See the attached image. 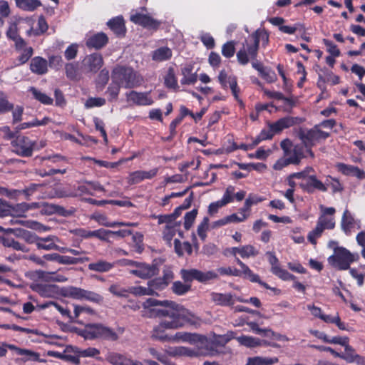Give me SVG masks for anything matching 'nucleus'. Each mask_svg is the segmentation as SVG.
<instances>
[{"mask_svg":"<svg viewBox=\"0 0 365 365\" xmlns=\"http://www.w3.org/2000/svg\"><path fill=\"white\" fill-rule=\"evenodd\" d=\"M136 287H129L128 288L122 287L118 284H111L108 289L109 292L113 294L120 297H127L128 294L130 293L133 294L132 289L136 288Z\"/></svg>","mask_w":365,"mask_h":365,"instance_id":"36","label":"nucleus"},{"mask_svg":"<svg viewBox=\"0 0 365 365\" xmlns=\"http://www.w3.org/2000/svg\"><path fill=\"white\" fill-rule=\"evenodd\" d=\"M205 339L204 336L197 334L180 331L171 335L169 342H189L194 344L197 342L202 344Z\"/></svg>","mask_w":365,"mask_h":365,"instance_id":"14","label":"nucleus"},{"mask_svg":"<svg viewBox=\"0 0 365 365\" xmlns=\"http://www.w3.org/2000/svg\"><path fill=\"white\" fill-rule=\"evenodd\" d=\"M29 91L31 92L35 99L40 101L41 103L45 105L52 104L53 99L46 93L37 90L34 87H31Z\"/></svg>","mask_w":365,"mask_h":365,"instance_id":"45","label":"nucleus"},{"mask_svg":"<svg viewBox=\"0 0 365 365\" xmlns=\"http://www.w3.org/2000/svg\"><path fill=\"white\" fill-rule=\"evenodd\" d=\"M299 185L307 192H313L318 190L322 192L327 190V185L319 180L315 175H309L304 182H299Z\"/></svg>","mask_w":365,"mask_h":365,"instance_id":"17","label":"nucleus"},{"mask_svg":"<svg viewBox=\"0 0 365 365\" xmlns=\"http://www.w3.org/2000/svg\"><path fill=\"white\" fill-rule=\"evenodd\" d=\"M13 151L22 157H30L33 154L36 143L28 137L19 135L11 143Z\"/></svg>","mask_w":365,"mask_h":365,"instance_id":"8","label":"nucleus"},{"mask_svg":"<svg viewBox=\"0 0 365 365\" xmlns=\"http://www.w3.org/2000/svg\"><path fill=\"white\" fill-rule=\"evenodd\" d=\"M358 253H351L343 247H336L334 254L328 258L329 263L334 267L340 270L349 269L350 264L359 259Z\"/></svg>","mask_w":365,"mask_h":365,"instance_id":"4","label":"nucleus"},{"mask_svg":"<svg viewBox=\"0 0 365 365\" xmlns=\"http://www.w3.org/2000/svg\"><path fill=\"white\" fill-rule=\"evenodd\" d=\"M236 262L241 267V270H240V272H241V276L244 275L245 277L248 278L251 282L258 281V275L254 274L247 265H246L239 258L236 259Z\"/></svg>","mask_w":365,"mask_h":365,"instance_id":"43","label":"nucleus"},{"mask_svg":"<svg viewBox=\"0 0 365 365\" xmlns=\"http://www.w3.org/2000/svg\"><path fill=\"white\" fill-rule=\"evenodd\" d=\"M6 35V37L11 40H14L19 36L18 21H14L12 20L9 21Z\"/></svg>","mask_w":365,"mask_h":365,"instance_id":"51","label":"nucleus"},{"mask_svg":"<svg viewBox=\"0 0 365 365\" xmlns=\"http://www.w3.org/2000/svg\"><path fill=\"white\" fill-rule=\"evenodd\" d=\"M197 215V210L194 209L188 212L184 217V227L185 230H188L192 225Z\"/></svg>","mask_w":365,"mask_h":365,"instance_id":"55","label":"nucleus"},{"mask_svg":"<svg viewBox=\"0 0 365 365\" xmlns=\"http://www.w3.org/2000/svg\"><path fill=\"white\" fill-rule=\"evenodd\" d=\"M302 119L298 117L287 116L280 118L274 123H270V128L276 133L281 132L285 128H288L297 124L302 123Z\"/></svg>","mask_w":365,"mask_h":365,"instance_id":"20","label":"nucleus"},{"mask_svg":"<svg viewBox=\"0 0 365 365\" xmlns=\"http://www.w3.org/2000/svg\"><path fill=\"white\" fill-rule=\"evenodd\" d=\"M108 42V37L103 33L96 34L90 37L86 41L88 47L94 48L96 49L103 47Z\"/></svg>","mask_w":365,"mask_h":365,"instance_id":"27","label":"nucleus"},{"mask_svg":"<svg viewBox=\"0 0 365 365\" xmlns=\"http://www.w3.org/2000/svg\"><path fill=\"white\" fill-rule=\"evenodd\" d=\"M107 24L109 28L117 35H122L125 32L124 21L120 16L113 18V19L110 20Z\"/></svg>","mask_w":365,"mask_h":365,"instance_id":"30","label":"nucleus"},{"mask_svg":"<svg viewBox=\"0 0 365 365\" xmlns=\"http://www.w3.org/2000/svg\"><path fill=\"white\" fill-rule=\"evenodd\" d=\"M236 262L241 267V270H240V272H241V276L244 275L245 277L248 278L251 282L258 281V275L254 274L247 265H246L239 258L236 259Z\"/></svg>","mask_w":365,"mask_h":365,"instance_id":"42","label":"nucleus"},{"mask_svg":"<svg viewBox=\"0 0 365 365\" xmlns=\"http://www.w3.org/2000/svg\"><path fill=\"white\" fill-rule=\"evenodd\" d=\"M229 87L230 88L235 100H237L241 106H244L242 101L239 97L240 88L237 86L236 78H229Z\"/></svg>","mask_w":365,"mask_h":365,"instance_id":"53","label":"nucleus"},{"mask_svg":"<svg viewBox=\"0 0 365 365\" xmlns=\"http://www.w3.org/2000/svg\"><path fill=\"white\" fill-rule=\"evenodd\" d=\"M15 3L18 8L29 11H34L41 6L38 0H15Z\"/></svg>","mask_w":365,"mask_h":365,"instance_id":"37","label":"nucleus"},{"mask_svg":"<svg viewBox=\"0 0 365 365\" xmlns=\"http://www.w3.org/2000/svg\"><path fill=\"white\" fill-rule=\"evenodd\" d=\"M344 355H340V357H342L346 361L349 363L356 362L357 364L362 362V357L356 354L355 350L349 345V343L344 346Z\"/></svg>","mask_w":365,"mask_h":365,"instance_id":"35","label":"nucleus"},{"mask_svg":"<svg viewBox=\"0 0 365 365\" xmlns=\"http://www.w3.org/2000/svg\"><path fill=\"white\" fill-rule=\"evenodd\" d=\"M200 354V350L185 346H179L173 351L175 356H184L188 357H197Z\"/></svg>","mask_w":365,"mask_h":365,"instance_id":"40","label":"nucleus"},{"mask_svg":"<svg viewBox=\"0 0 365 365\" xmlns=\"http://www.w3.org/2000/svg\"><path fill=\"white\" fill-rule=\"evenodd\" d=\"M82 64L86 71L96 73L103 64V57L100 53H92L84 58Z\"/></svg>","mask_w":365,"mask_h":365,"instance_id":"15","label":"nucleus"},{"mask_svg":"<svg viewBox=\"0 0 365 365\" xmlns=\"http://www.w3.org/2000/svg\"><path fill=\"white\" fill-rule=\"evenodd\" d=\"M211 300L217 305L232 306L235 303L234 296L230 293L212 292Z\"/></svg>","mask_w":365,"mask_h":365,"instance_id":"23","label":"nucleus"},{"mask_svg":"<svg viewBox=\"0 0 365 365\" xmlns=\"http://www.w3.org/2000/svg\"><path fill=\"white\" fill-rule=\"evenodd\" d=\"M2 245L4 247L12 248L14 250H19L24 252H28L29 251V248L11 237L3 238Z\"/></svg>","mask_w":365,"mask_h":365,"instance_id":"38","label":"nucleus"},{"mask_svg":"<svg viewBox=\"0 0 365 365\" xmlns=\"http://www.w3.org/2000/svg\"><path fill=\"white\" fill-rule=\"evenodd\" d=\"M106 104V99L103 98L98 97L93 98L91 97L88 98V100L85 103V107L87 108H91L93 107H101Z\"/></svg>","mask_w":365,"mask_h":365,"instance_id":"56","label":"nucleus"},{"mask_svg":"<svg viewBox=\"0 0 365 365\" xmlns=\"http://www.w3.org/2000/svg\"><path fill=\"white\" fill-rule=\"evenodd\" d=\"M38 30H33L32 28H31L30 29H29L27 31V34L29 36H38L41 34H43L44 32H46L48 28V26L47 24V22L45 19V18L43 16H41L38 19Z\"/></svg>","mask_w":365,"mask_h":365,"instance_id":"44","label":"nucleus"},{"mask_svg":"<svg viewBox=\"0 0 365 365\" xmlns=\"http://www.w3.org/2000/svg\"><path fill=\"white\" fill-rule=\"evenodd\" d=\"M9 349L14 351L16 354L21 356L20 358L16 359V363L21 364L27 361H41L40 354L38 352L30 349H22L15 345L9 346Z\"/></svg>","mask_w":365,"mask_h":365,"instance_id":"12","label":"nucleus"},{"mask_svg":"<svg viewBox=\"0 0 365 365\" xmlns=\"http://www.w3.org/2000/svg\"><path fill=\"white\" fill-rule=\"evenodd\" d=\"M172 57V51L168 47L164 46L155 49L152 54V58L155 61H164Z\"/></svg>","mask_w":365,"mask_h":365,"instance_id":"31","label":"nucleus"},{"mask_svg":"<svg viewBox=\"0 0 365 365\" xmlns=\"http://www.w3.org/2000/svg\"><path fill=\"white\" fill-rule=\"evenodd\" d=\"M96 191L104 192L105 190L103 187L97 182L86 181L84 184L80 185L78 187L76 193H78V195L84 194L93 195Z\"/></svg>","mask_w":365,"mask_h":365,"instance_id":"22","label":"nucleus"},{"mask_svg":"<svg viewBox=\"0 0 365 365\" xmlns=\"http://www.w3.org/2000/svg\"><path fill=\"white\" fill-rule=\"evenodd\" d=\"M178 226L177 223H174L173 225H167L163 230V237L164 239L170 242L173 239V236L175 235L176 227Z\"/></svg>","mask_w":365,"mask_h":365,"instance_id":"59","label":"nucleus"},{"mask_svg":"<svg viewBox=\"0 0 365 365\" xmlns=\"http://www.w3.org/2000/svg\"><path fill=\"white\" fill-rule=\"evenodd\" d=\"M125 96L128 102L133 103L138 106H150L154 102L149 92H137L132 91L127 93Z\"/></svg>","mask_w":365,"mask_h":365,"instance_id":"13","label":"nucleus"},{"mask_svg":"<svg viewBox=\"0 0 365 365\" xmlns=\"http://www.w3.org/2000/svg\"><path fill=\"white\" fill-rule=\"evenodd\" d=\"M164 83L166 87L175 89L178 88V82L175 78L173 68H169L164 78Z\"/></svg>","mask_w":365,"mask_h":365,"instance_id":"46","label":"nucleus"},{"mask_svg":"<svg viewBox=\"0 0 365 365\" xmlns=\"http://www.w3.org/2000/svg\"><path fill=\"white\" fill-rule=\"evenodd\" d=\"M86 299L92 302L99 303L102 302L103 297L99 294L92 291L83 289L82 300Z\"/></svg>","mask_w":365,"mask_h":365,"instance_id":"54","label":"nucleus"},{"mask_svg":"<svg viewBox=\"0 0 365 365\" xmlns=\"http://www.w3.org/2000/svg\"><path fill=\"white\" fill-rule=\"evenodd\" d=\"M259 74L268 83H272L277 80L274 71L269 68L264 67Z\"/></svg>","mask_w":365,"mask_h":365,"instance_id":"58","label":"nucleus"},{"mask_svg":"<svg viewBox=\"0 0 365 365\" xmlns=\"http://www.w3.org/2000/svg\"><path fill=\"white\" fill-rule=\"evenodd\" d=\"M56 241H58L57 237L49 235L46 237H39L36 247L39 250H52L56 247Z\"/></svg>","mask_w":365,"mask_h":365,"instance_id":"28","label":"nucleus"},{"mask_svg":"<svg viewBox=\"0 0 365 365\" xmlns=\"http://www.w3.org/2000/svg\"><path fill=\"white\" fill-rule=\"evenodd\" d=\"M277 361L278 359L277 357L255 356L248 358L245 365H273Z\"/></svg>","mask_w":365,"mask_h":365,"instance_id":"34","label":"nucleus"},{"mask_svg":"<svg viewBox=\"0 0 365 365\" xmlns=\"http://www.w3.org/2000/svg\"><path fill=\"white\" fill-rule=\"evenodd\" d=\"M235 192V187L232 185H229L226 190L225 192L220 200V201L226 205L227 204L233 201V195Z\"/></svg>","mask_w":365,"mask_h":365,"instance_id":"61","label":"nucleus"},{"mask_svg":"<svg viewBox=\"0 0 365 365\" xmlns=\"http://www.w3.org/2000/svg\"><path fill=\"white\" fill-rule=\"evenodd\" d=\"M187 324H189L188 322L162 319L160 323L153 327L151 337L162 341H169L171 335L166 334L167 329H178Z\"/></svg>","mask_w":365,"mask_h":365,"instance_id":"6","label":"nucleus"},{"mask_svg":"<svg viewBox=\"0 0 365 365\" xmlns=\"http://www.w3.org/2000/svg\"><path fill=\"white\" fill-rule=\"evenodd\" d=\"M266 255L268 257V261L270 263L272 272L283 280H294L295 277L287 270L282 269L278 264V259L273 252H267Z\"/></svg>","mask_w":365,"mask_h":365,"instance_id":"11","label":"nucleus"},{"mask_svg":"<svg viewBox=\"0 0 365 365\" xmlns=\"http://www.w3.org/2000/svg\"><path fill=\"white\" fill-rule=\"evenodd\" d=\"M180 275L185 282H191L193 280H197L202 283L216 279L218 276L214 271L204 272L197 269H182L180 270Z\"/></svg>","mask_w":365,"mask_h":365,"instance_id":"7","label":"nucleus"},{"mask_svg":"<svg viewBox=\"0 0 365 365\" xmlns=\"http://www.w3.org/2000/svg\"><path fill=\"white\" fill-rule=\"evenodd\" d=\"M209 218L205 217L202 221L199 224L197 229V232L202 240H205L207 237V231L209 227Z\"/></svg>","mask_w":365,"mask_h":365,"instance_id":"52","label":"nucleus"},{"mask_svg":"<svg viewBox=\"0 0 365 365\" xmlns=\"http://www.w3.org/2000/svg\"><path fill=\"white\" fill-rule=\"evenodd\" d=\"M103 326L99 324H91L86 326L80 332V335L86 339H94L101 338Z\"/></svg>","mask_w":365,"mask_h":365,"instance_id":"21","label":"nucleus"},{"mask_svg":"<svg viewBox=\"0 0 365 365\" xmlns=\"http://www.w3.org/2000/svg\"><path fill=\"white\" fill-rule=\"evenodd\" d=\"M329 136V133L319 129V125H315L309 130H301L299 132V137L307 149L309 155L314 158V155L312 151V147L322 140H325Z\"/></svg>","mask_w":365,"mask_h":365,"instance_id":"5","label":"nucleus"},{"mask_svg":"<svg viewBox=\"0 0 365 365\" xmlns=\"http://www.w3.org/2000/svg\"><path fill=\"white\" fill-rule=\"evenodd\" d=\"M130 21L149 29H157L160 22L151 16L140 13H135L130 16Z\"/></svg>","mask_w":365,"mask_h":365,"instance_id":"16","label":"nucleus"},{"mask_svg":"<svg viewBox=\"0 0 365 365\" xmlns=\"http://www.w3.org/2000/svg\"><path fill=\"white\" fill-rule=\"evenodd\" d=\"M235 44L232 41L225 43L222 47V54L226 58L233 56L235 52Z\"/></svg>","mask_w":365,"mask_h":365,"instance_id":"57","label":"nucleus"},{"mask_svg":"<svg viewBox=\"0 0 365 365\" xmlns=\"http://www.w3.org/2000/svg\"><path fill=\"white\" fill-rule=\"evenodd\" d=\"M182 78L180 80L182 84L192 85L194 84L197 80V75L196 73H192V66L187 65L182 69Z\"/></svg>","mask_w":365,"mask_h":365,"instance_id":"29","label":"nucleus"},{"mask_svg":"<svg viewBox=\"0 0 365 365\" xmlns=\"http://www.w3.org/2000/svg\"><path fill=\"white\" fill-rule=\"evenodd\" d=\"M30 69L34 73L43 75L48 71L47 61L39 56L34 57L31 61Z\"/></svg>","mask_w":365,"mask_h":365,"instance_id":"24","label":"nucleus"},{"mask_svg":"<svg viewBox=\"0 0 365 365\" xmlns=\"http://www.w3.org/2000/svg\"><path fill=\"white\" fill-rule=\"evenodd\" d=\"M34 207V204H27L26 202H22L19 204H16V205L11 206V211L10 215H14L16 217H24L26 212H27L29 209H31Z\"/></svg>","mask_w":365,"mask_h":365,"instance_id":"39","label":"nucleus"},{"mask_svg":"<svg viewBox=\"0 0 365 365\" xmlns=\"http://www.w3.org/2000/svg\"><path fill=\"white\" fill-rule=\"evenodd\" d=\"M83 293V289L76 287H70L66 289L64 295L75 299L82 300Z\"/></svg>","mask_w":365,"mask_h":365,"instance_id":"50","label":"nucleus"},{"mask_svg":"<svg viewBox=\"0 0 365 365\" xmlns=\"http://www.w3.org/2000/svg\"><path fill=\"white\" fill-rule=\"evenodd\" d=\"M217 272L221 275H229L235 277H241V272L236 268L228 267H220L217 269Z\"/></svg>","mask_w":365,"mask_h":365,"instance_id":"62","label":"nucleus"},{"mask_svg":"<svg viewBox=\"0 0 365 365\" xmlns=\"http://www.w3.org/2000/svg\"><path fill=\"white\" fill-rule=\"evenodd\" d=\"M101 339L115 341L118 339V334L111 329L103 326Z\"/></svg>","mask_w":365,"mask_h":365,"instance_id":"63","label":"nucleus"},{"mask_svg":"<svg viewBox=\"0 0 365 365\" xmlns=\"http://www.w3.org/2000/svg\"><path fill=\"white\" fill-rule=\"evenodd\" d=\"M322 222V221H317L316 227L311 231L307 236L309 241L313 245L317 244V239L322 235L324 230V228L321 225Z\"/></svg>","mask_w":365,"mask_h":365,"instance_id":"48","label":"nucleus"},{"mask_svg":"<svg viewBox=\"0 0 365 365\" xmlns=\"http://www.w3.org/2000/svg\"><path fill=\"white\" fill-rule=\"evenodd\" d=\"M111 81L125 88H133L140 86L143 78L132 68L117 66L112 71Z\"/></svg>","mask_w":365,"mask_h":365,"instance_id":"3","label":"nucleus"},{"mask_svg":"<svg viewBox=\"0 0 365 365\" xmlns=\"http://www.w3.org/2000/svg\"><path fill=\"white\" fill-rule=\"evenodd\" d=\"M341 227L346 234H349L352 229L361 228V221L354 219L351 213L348 210H345L341 219Z\"/></svg>","mask_w":365,"mask_h":365,"instance_id":"19","label":"nucleus"},{"mask_svg":"<svg viewBox=\"0 0 365 365\" xmlns=\"http://www.w3.org/2000/svg\"><path fill=\"white\" fill-rule=\"evenodd\" d=\"M34 290L43 297H53L59 294L58 287L53 284H37Z\"/></svg>","mask_w":365,"mask_h":365,"instance_id":"26","label":"nucleus"},{"mask_svg":"<svg viewBox=\"0 0 365 365\" xmlns=\"http://www.w3.org/2000/svg\"><path fill=\"white\" fill-rule=\"evenodd\" d=\"M259 254V251L252 245H247L240 247V256L242 258H249L255 257Z\"/></svg>","mask_w":365,"mask_h":365,"instance_id":"49","label":"nucleus"},{"mask_svg":"<svg viewBox=\"0 0 365 365\" xmlns=\"http://www.w3.org/2000/svg\"><path fill=\"white\" fill-rule=\"evenodd\" d=\"M109 79V72L106 69L101 71L96 80L97 87H100L101 89L108 83Z\"/></svg>","mask_w":365,"mask_h":365,"instance_id":"60","label":"nucleus"},{"mask_svg":"<svg viewBox=\"0 0 365 365\" xmlns=\"http://www.w3.org/2000/svg\"><path fill=\"white\" fill-rule=\"evenodd\" d=\"M251 38L253 43L250 44L246 40L242 44V47L237 53V58L240 63L246 65L249 62V56L252 59L257 57L259 48V41H262L264 45H267L269 41V36L267 33L261 29L256 30L252 35Z\"/></svg>","mask_w":365,"mask_h":365,"instance_id":"2","label":"nucleus"},{"mask_svg":"<svg viewBox=\"0 0 365 365\" xmlns=\"http://www.w3.org/2000/svg\"><path fill=\"white\" fill-rule=\"evenodd\" d=\"M12 110V123L16 124L22 120V115L24 113V108L20 106L14 107Z\"/></svg>","mask_w":365,"mask_h":365,"instance_id":"64","label":"nucleus"},{"mask_svg":"<svg viewBox=\"0 0 365 365\" xmlns=\"http://www.w3.org/2000/svg\"><path fill=\"white\" fill-rule=\"evenodd\" d=\"M285 154L292 164L298 165L304 158V147L301 145H296L292 150H287Z\"/></svg>","mask_w":365,"mask_h":365,"instance_id":"25","label":"nucleus"},{"mask_svg":"<svg viewBox=\"0 0 365 365\" xmlns=\"http://www.w3.org/2000/svg\"><path fill=\"white\" fill-rule=\"evenodd\" d=\"M158 171V168H153L148 171L137 170L130 173L128 178V182L130 185H134L139 183L145 179H151L157 175Z\"/></svg>","mask_w":365,"mask_h":365,"instance_id":"18","label":"nucleus"},{"mask_svg":"<svg viewBox=\"0 0 365 365\" xmlns=\"http://www.w3.org/2000/svg\"><path fill=\"white\" fill-rule=\"evenodd\" d=\"M120 86L117 83L111 81L110 84L108 87L106 93L108 96V101H113L117 100L120 93Z\"/></svg>","mask_w":365,"mask_h":365,"instance_id":"47","label":"nucleus"},{"mask_svg":"<svg viewBox=\"0 0 365 365\" xmlns=\"http://www.w3.org/2000/svg\"><path fill=\"white\" fill-rule=\"evenodd\" d=\"M142 316L148 318L159 317L168 320L188 322L190 325L197 327L200 324L198 317L184 307L169 300L148 299L143 303Z\"/></svg>","mask_w":365,"mask_h":365,"instance_id":"1","label":"nucleus"},{"mask_svg":"<svg viewBox=\"0 0 365 365\" xmlns=\"http://www.w3.org/2000/svg\"><path fill=\"white\" fill-rule=\"evenodd\" d=\"M187 283V282L183 283L181 281L174 282L171 287L173 292L180 296L185 294L191 289V285Z\"/></svg>","mask_w":365,"mask_h":365,"instance_id":"41","label":"nucleus"},{"mask_svg":"<svg viewBox=\"0 0 365 365\" xmlns=\"http://www.w3.org/2000/svg\"><path fill=\"white\" fill-rule=\"evenodd\" d=\"M127 264L134 265L135 268L130 269L129 272L142 279L150 278L158 274V269L155 265L133 261H129Z\"/></svg>","mask_w":365,"mask_h":365,"instance_id":"10","label":"nucleus"},{"mask_svg":"<svg viewBox=\"0 0 365 365\" xmlns=\"http://www.w3.org/2000/svg\"><path fill=\"white\" fill-rule=\"evenodd\" d=\"M88 269L97 272H106L113 267V264L105 260H98L93 263H90L88 266Z\"/></svg>","mask_w":365,"mask_h":365,"instance_id":"33","label":"nucleus"},{"mask_svg":"<svg viewBox=\"0 0 365 365\" xmlns=\"http://www.w3.org/2000/svg\"><path fill=\"white\" fill-rule=\"evenodd\" d=\"M166 282L160 277L150 280L147 287L137 286L132 289L133 294L135 296L155 295L158 291H161L167 287Z\"/></svg>","mask_w":365,"mask_h":365,"instance_id":"9","label":"nucleus"},{"mask_svg":"<svg viewBox=\"0 0 365 365\" xmlns=\"http://www.w3.org/2000/svg\"><path fill=\"white\" fill-rule=\"evenodd\" d=\"M239 344L249 348H254L262 345V341L258 338L242 335L236 338Z\"/></svg>","mask_w":365,"mask_h":365,"instance_id":"32","label":"nucleus"}]
</instances>
